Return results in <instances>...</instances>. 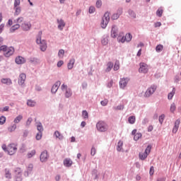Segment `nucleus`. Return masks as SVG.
<instances>
[{
	"instance_id": "f257e3e1",
	"label": "nucleus",
	"mask_w": 181,
	"mask_h": 181,
	"mask_svg": "<svg viewBox=\"0 0 181 181\" xmlns=\"http://www.w3.org/2000/svg\"><path fill=\"white\" fill-rule=\"evenodd\" d=\"M37 45H40V49L42 52H46V40H42V31L38 33V35L36 38Z\"/></svg>"
},
{
	"instance_id": "f03ea898",
	"label": "nucleus",
	"mask_w": 181,
	"mask_h": 181,
	"mask_svg": "<svg viewBox=\"0 0 181 181\" xmlns=\"http://www.w3.org/2000/svg\"><path fill=\"white\" fill-rule=\"evenodd\" d=\"M96 129L99 132H105L108 129V125L105 122L100 120L96 123Z\"/></svg>"
},
{
	"instance_id": "7ed1b4c3",
	"label": "nucleus",
	"mask_w": 181,
	"mask_h": 181,
	"mask_svg": "<svg viewBox=\"0 0 181 181\" xmlns=\"http://www.w3.org/2000/svg\"><path fill=\"white\" fill-rule=\"evenodd\" d=\"M109 22H110V12L107 11L105 13L103 17L102 18V21L100 23L101 28H103V29H105Z\"/></svg>"
},
{
	"instance_id": "20e7f679",
	"label": "nucleus",
	"mask_w": 181,
	"mask_h": 181,
	"mask_svg": "<svg viewBox=\"0 0 181 181\" xmlns=\"http://www.w3.org/2000/svg\"><path fill=\"white\" fill-rule=\"evenodd\" d=\"M26 81V74L22 73L19 75L18 78V84L21 86L22 88H25L26 87V84L25 82Z\"/></svg>"
},
{
	"instance_id": "39448f33",
	"label": "nucleus",
	"mask_w": 181,
	"mask_h": 181,
	"mask_svg": "<svg viewBox=\"0 0 181 181\" xmlns=\"http://www.w3.org/2000/svg\"><path fill=\"white\" fill-rule=\"evenodd\" d=\"M156 88H158V86L156 85H151L150 88H148L144 93V97L146 98L151 97L155 91H156Z\"/></svg>"
},
{
	"instance_id": "423d86ee",
	"label": "nucleus",
	"mask_w": 181,
	"mask_h": 181,
	"mask_svg": "<svg viewBox=\"0 0 181 181\" xmlns=\"http://www.w3.org/2000/svg\"><path fill=\"white\" fill-rule=\"evenodd\" d=\"M16 151H18V148L16 147V144H11L7 146V153L11 156H12V155H15V153H16Z\"/></svg>"
},
{
	"instance_id": "0eeeda50",
	"label": "nucleus",
	"mask_w": 181,
	"mask_h": 181,
	"mask_svg": "<svg viewBox=\"0 0 181 181\" xmlns=\"http://www.w3.org/2000/svg\"><path fill=\"white\" fill-rule=\"evenodd\" d=\"M14 172H15L14 179L16 181L23 180V178L22 177V170H21V168H17Z\"/></svg>"
},
{
	"instance_id": "6e6552de",
	"label": "nucleus",
	"mask_w": 181,
	"mask_h": 181,
	"mask_svg": "<svg viewBox=\"0 0 181 181\" xmlns=\"http://www.w3.org/2000/svg\"><path fill=\"white\" fill-rule=\"evenodd\" d=\"M148 65L144 62L140 63V68L139 69V73H143L144 74H146L148 71Z\"/></svg>"
},
{
	"instance_id": "1a4fd4ad",
	"label": "nucleus",
	"mask_w": 181,
	"mask_h": 181,
	"mask_svg": "<svg viewBox=\"0 0 181 181\" xmlns=\"http://www.w3.org/2000/svg\"><path fill=\"white\" fill-rule=\"evenodd\" d=\"M110 36L113 39H115V37L118 36V27H117V25H114L112 26Z\"/></svg>"
},
{
	"instance_id": "9d476101",
	"label": "nucleus",
	"mask_w": 181,
	"mask_h": 181,
	"mask_svg": "<svg viewBox=\"0 0 181 181\" xmlns=\"http://www.w3.org/2000/svg\"><path fill=\"white\" fill-rule=\"evenodd\" d=\"M33 171V164L30 163L27 166V170L24 172L25 177H28L29 175H30Z\"/></svg>"
},
{
	"instance_id": "9b49d317",
	"label": "nucleus",
	"mask_w": 181,
	"mask_h": 181,
	"mask_svg": "<svg viewBox=\"0 0 181 181\" xmlns=\"http://www.w3.org/2000/svg\"><path fill=\"white\" fill-rule=\"evenodd\" d=\"M13 53H15V48H13V47H10L7 48V50H6V52H4V54L5 57H11Z\"/></svg>"
},
{
	"instance_id": "f8f14e48",
	"label": "nucleus",
	"mask_w": 181,
	"mask_h": 181,
	"mask_svg": "<svg viewBox=\"0 0 181 181\" xmlns=\"http://www.w3.org/2000/svg\"><path fill=\"white\" fill-rule=\"evenodd\" d=\"M60 84H62V83L60 82V81H57V82H55V83L52 86V89H51V93L52 94H56V93H57V90H59V87H60Z\"/></svg>"
},
{
	"instance_id": "ddd939ff",
	"label": "nucleus",
	"mask_w": 181,
	"mask_h": 181,
	"mask_svg": "<svg viewBox=\"0 0 181 181\" xmlns=\"http://www.w3.org/2000/svg\"><path fill=\"white\" fill-rule=\"evenodd\" d=\"M128 84V80L125 78H121L119 81V88L124 90Z\"/></svg>"
},
{
	"instance_id": "4468645a",
	"label": "nucleus",
	"mask_w": 181,
	"mask_h": 181,
	"mask_svg": "<svg viewBox=\"0 0 181 181\" xmlns=\"http://www.w3.org/2000/svg\"><path fill=\"white\" fill-rule=\"evenodd\" d=\"M57 23H58V29L59 30H63L64 28V26H66V23H64V21L63 19H57Z\"/></svg>"
},
{
	"instance_id": "2eb2a0df",
	"label": "nucleus",
	"mask_w": 181,
	"mask_h": 181,
	"mask_svg": "<svg viewBox=\"0 0 181 181\" xmlns=\"http://www.w3.org/2000/svg\"><path fill=\"white\" fill-rule=\"evenodd\" d=\"M64 166H65V168H71V165H73V160H71V158H65L64 160Z\"/></svg>"
},
{
	"instance_id": "dca6fc26",
	"label": "nucleus",
	"mask_w": 181,
	"mask_h": 181,
	"mask_svg": "<svg viewBox=\"0 0 181 181\" xmlns=\"http://www.w3.org/2000/svg\"><path fill=\"white\" fill-rule=\"evenodd\" d=\"M21 28L23 30L28 31L30 30V28H32V24L30 23H24L21 25Z\"/></svg>"
},
{
	"instance_id": "f3484780",
	"label": "nucleus",
	"mask_w": 181,
	"mask_h": 181,
	"mask_svg": "<svg viewBox=\"0 0 181 181\" xmlns=\"http://www.w3.org/2000/svg\"><path fill=\"white\" fill-rule=\"evenodd\" d=\"M180 125V120L179 119H177L175 122V126L173 129V134H176V132H177L178 129H179V126Z\"/></svg>"
},
{
	"instance_id": "a211bd4d",
	"label": "nucleus",
	"mask_w": 181,
	"mask_h": 181,
	"mask_svg": "<svg viewBox=\"0 0 181 181\" xmlns=\"http://www.w3.org/2000/svg\"><path fill=\"white\" fill-rule=\"evenodd\" d=\"M15 61H16V64H23L26 62L25 58H23V57H21V56L17 57L16 58Z\"/></svg>"
},
{
	"instance_id": "6ab92c4d",
	"label": "nucleus",
	"mask_w": 181,
	"mask_h": 181,
	"mask_svg": "<svg viewBox=\"0 0 181 181\" xmlns=\"http://www.w3.org/2000/svg\"><path fill=\"white\" fill-rule=\"evenodd\" d=\"M74 63H76V59L74 58H72L69 60L67 64L68 70H71V69L74 67Z\"/></svg>"
},
{
	"instance_id": "aec40b11",
	"label": "nucleus",
	"mask_w": 181,
	"mask_h": 181,
	"mask_svg": "<svg viewBox=\"0 0 181 181\" xmlns=\"http://www.w3.org/2000/svg\"><path fill=\"white\" fill-rule=\"evenodd\" d=\"M1 83L3 84H6V86H11L12 80L9 78H1Z\"/></svg>"
},
{
	"instance_id": "412c9836",
	"label": "nucleus",
	"mask_w": 181,
	"mask_h": 181,
	"mask_svg": "<svg viewBox=\"0 0 181 181\" xmlns=\"http://www.w3.org/2000/svg\"><path fill=\"white\" fill-rule=\"evenodd\" d=\"M4 172H5L6 179H8V180L12 179V174L11 173V171L9 170V169L5 168Z\"/></svg>"
},
{
	"instance_id": "4be33fe9",
	"label": "nucleus",
	"mask_w": 181,
	"mask_h": 181,
	"mask_svg": "<svg viewBox=\"0 0 181 181\" xmlns=\"http://www.w3.org/2000/svg\"><path fill=\"white\" fill-rule=\"evenodd\" d=\"M101 43L103 46H107V45H108V35L103 36Z\"/></svg>"
},
{
	"instance_id": "5701e85b",
	"label": "nucleus",
	"mask_w": 181,
	"mask_h": 181,
	"mask_svg": "<svg viewBox=\"0 0 181 181\" xmlns=\"http://www.w3.org/2000/svg\"><path fill=\"white\" fill-rule=\"evenodd\" d=\"M112 67H114V64L112 62H109L107 64V68L105 69L106 73H110V71H111L112 69Z\"/></svg>"
},
{
	"instance_id": "b1692460",
	"label": "nucleus",
	"mask_w": 181,
	"mask_h": 181,
	"mask_svg": "<svg viewBox=\"0 0 181 181\" xmlns=\"http://www.w3.org/2000/svg\"><path fill=\"white\" fill-rule=\"evenodd\" d=\"M73 95V92L71 91V88H68L66 90L65 92V98H70Z\"/></svg>"
},
{
	"instance_id": "393cba45",
	"label": "nucleus",
	"mask_w": 181,
	"mask_h": 181,
	"mask_svg": "<svg viewBox=\"0 0 181 181\" xmlns=\"http://www.w3.org/2000/svg\"><path fill=\"white\" fill-rule=\"evenodd\" d=\"M176 93V88H173V90L170 92L168 95V99L172 100L173 98V96L175 95V93Z\"/></svg>"
},
{
	"instance_id": "a878e982",
	"label": "nucleus",
	"mask_w": 181,
	"mask_h": 181,
	"mask_svg": "<svg viewBox=\"0 0 181 181\" xmlns=\"http://www.w3.org/2000/svg\"><path fill=\"white\" fill-rule=\"evenodd\" d=\"M20 28H21V25L15 24L13 26H11V28H10V32L11 33H13V32H15V30H18V29H19Z\"/></svg>"
},
{
	"instance_id": "bb28decb",
	"label": "nucleus",
	"mask_w": 181,
	"mask_h": 181,
	"mask_svg": "<svg viewBox=\"0 0 181 181\" xmlns=\"http://www.w3.org/2000/svg\"><path fill=\"white\" fill-rule=\"evenodd\" d=\"M22 119H23V116H22V115H19L14 119L13 122L14 124H19Z\"/></svg>"
},
{
	"instance_id": "cd10ccee",
	"label": "nucleus",
	"mask_w": 181,
	"mask_h": 181,
	"mask_svg": "<svg viewBox=\"0 0 181 181\" xmlns=\"http://www.w3.org/2000/svg\"><path fill=\"white\" fill-rule=\"evenodd\" d=\"M148 153H140L139 154V159H141V160H145V159H146L148 158Z\"/></svg>"
},
{
	"instance_id": "c85d7f7f",
	"label": "nucleus",
	"mask_w": 181,
	"mask_h": 181,
	"mask_svg": "<svg viewBox=\"0 0 181 181\" xmlns=\"http://www.w3.org/2000/svg\"><path fill=\"white\" fill-rule=\"evenodd\" d=\"M54 136H55L56 138H58V139H59L60 141L63 140V135H62V134H60V132L59 131H55L54 134Z\"/></svg>"
},
{
	"instance_id": "c756f323",
	"label": "nucleus",
	"mask_w": 181,
	"mask_h": 181,
	"mask_svg": "<svg viewBox=\"0 0 181 181\" xmlns=\"http://www.w3.org/2000/svg\"><path fill=\"white\" fill-rule=\"evenodd\" d=\"M122 145H124V142H122V141H119L117 146V152H121V151H122Z\"/></svg>"
},
{
	"instance_id": "7c9ffc66",
	"label": "nucleus",
	"mask_w": 181,
	"mask_h": 181,
	"mask_svg": "<svg viewBox=\"0 0 181 181\" xmlns=\"http://www.w3.org/2000/svg\"><path fill=\"white\" fill-rule=\"evenodd\" d=\"M40 160L41 162H45L46 160V151H44L41 153L40 156Z\"/></svg>"
},
{
	"instance_id": "2f4dec72",
	"label": "nucleus",
	"mask_w": 181,
	"mask_h": 181,
	"mask_svg": "<svg viewBox=\"0 0 181 181\" xmlns=\"http://www.w3.org/2000/svg\"><path fill=\"white\" fill-rule=\"evenodd\" d=\"M125 39H126V42H127V43H129V42H131V40H132V35L131 33H127L126 35L124 36Z\"/></svg>"
},
{
	"instance_id": "473e14b6",
	"label": "nucleus",
	"mask_w": 181,
	"mask_h": 181,
	"mask_svg": "<svg viewBox=\"0 0 181 181\" xmlns=\"http://www.w3.org/2000/svg\"><path fill=\"white\" fill-rule=\"evenodd\" d=\"M127 12L129 16H131L132 18H134V19L136 18V13H135V11H134V10L129 9Z\"/></svg>"
},
{
	"instance_id": "72a5a7b5",
	"label": "nucleus",
	"mask_w": 181,
	"mask_h": 181,
	"mask_svg": "<svg viewBox=\"0 0 181 181\" xmlns=\"http://www.w3.org/2000/svg\"><path fill=\"white\" fill-rule=\"evenodd\" d=\"M15 12H14V16H18L21 14V7H14Z\"/></svg>"
},
{
	"instance_id": "f704fd0d",
	"label": "nucleus",
	"mask_w": 181,
	"mask_h": 181,
	"mask_svg": "<svg viewBox=\"0 0 181 181\" xmlns=\"http://www.w3.org/2000/svg\"><path fill=\"white\" fill-rule=\"evenodd\" d=\"M35 155H36V150H32L30 153H28L27 156L30 159V158H33Z\"/></svg>"
},
{
	"instance_id": "c9c22d12",
	"label": "nucleus",
	"mask_w": 181,
	"mask_h": 181,
	"mask_svg": "<svg viewBox=\"0 0 181 181\" xmlns=\"http://www.w3.org/2000/svg\"><path fill=\"white\" fill-rule=\"evenodd\" d=\"M27 105H28V107H35V105H36V102H35V100H28L27 101Z\"/></svg>"
},
{
	"instance_id": "e433bc0d",
	"label": "nucleus",
	"mask_w": 181,
	"mask_h": 181,
	"mask_svg": "<svg viewBox=\"0 0 181 181\" xmlns=\"http://www.w3.org/2000/svg\"><path fill=\"white\" fill-rule=\"evenodd\" d=\"M162 50H163V45H158L156 47V51L157 52V53H160Z\"/></svg>"
},
{
	"instance_id": "4c0bfd02",
	"label": "nucleus",
	"mask_w": 181,
	"mask_h": 181,
	"mask_svg": "<svg viewBox=\"0 0 181 181\" xmlns=\"http://www.w3.org/2000/svg\"><path fill=\"white\" fill-rule=\"evenodd\" d=\"M64 56V49H61L59 50L58 52V57H59V59H63Z\"/></svg>"
},
{
	"instance_id": "58836bf2",
	"label": "nucleus",
	"mask_w": 181,
	"mask_h": 181,
	"mask_svg": "<svg viewBox=\"0 0 181 181\" xmlns=\"http://www.w3.org/2000/svg\"><path fill=\"white\" fill-rule=\"evenodd\" d=\"M113 69L115 71L119 70V61L117 60L115 62Z\"/></svg>"
},
{
	"instance_id": "ea45409f",
	"label": "nucleus",
	"mask_w": 181,
	"mask_h": 181,
	"mask_svg": "<svg viewBox=\"0 0 181 181\" xmlns=\"http://www.w3.org/2000/svg\"><path fill=\"white\" fill-rule=\"evenodd\" d=\"M92 176H93L94 180H98V175H97V170H93L92 171Z\"/></svg>"
},
{
	"instance_id": "a19ab883",
	"label": "nucleus",
	"mask_w": 181,
	"mask_h": 181,
	"mask_svg": "<svg viewBox=\"0 0 181 181\" xmlns=\"http://www.w3.org/2000/svg\"><path fill=\"white\" fill-rule=\"evenodd\" d=\"M135 121H136V118H135V116H130L128 118V122L130 123V124H135Z\"/></svg>"
},
{
	"instance_id": "79ce46f5",
	"label": "nucleus",
	"mask_w": 181,
	"mask_h": 181,
	"mask_svg": "<svg viewBox=\"0 0 181 181\" xmlns=\"http://www.w3.org/2000/svg\"><path fill=\"white\" fill-rule=\"evenodd\" d=\"M37 129L38 132H43V125H42V123L40 122L37 124Z\"/></svg>"
},
{
	"instance_id": "37998d69",
	"label": "nucleus",
	"mask_w": 181,
	"mask_h": 181,
	"mask_svg": "<svg viewBox=\"0 0 181 181\" xmlns=\"http://www.w3.org/2000/svg\"><path fill=\"white\" fill-rule=\"evenodd\" d=\"M163 14V10L162 8H158L156 11V15L158 18H162V15Z\"/></svg>"
},
{
	"instance_id": "c03bdc74",
	"label": "nucleus",
	"mask_w": 181,
	"mask_h": 181,
	"mask_svg": "<svg viewBox=\"0 0 181 181\" xmlns=\"http://www.w3.org/2000/svg\"><path fill=\"white\" fill-rule=\"evenodd\" d=\"M140 138H142V134L141 133H136L134 136V141H138Z\"/></svg>"
},
{
	"instance_id": "a18cd8bd",
	"label": "nucleus",
	"mask_w": 181,
	"mask_h": 181,
	"mask_svg": "<svg viewBox=\"0 0 181 181\" xmlns=\"http://www.w3.org/2000/svg\"><path fill=\"white\" fill-rule=\"evenodd\" d=\"M151 149H152V146L149 144L147 146L146 148L145 149L144 153H147V155H149V153H151Z\"/></svg>"
},
{
	"instance_id": "49530a36",
	"label": "nucleus",
	"mask_w": 181,
	"mask_h": 181,
	"mask_svg": "<svg viewBox=\"0 0 181 181\" xmlns=\"http://www.w3.org/2000/svg\"><path fill=\"white\" fill-rule=\"evenodd\" d=\"M176 110V104L175 103H172L170 107V112H175Z\"/></svg>"
},
{
	"instance_id": "de8ad7c7",
	"label": "nucleus",
	"mask_w": 181,
	"mask_h": 181,
	"mask_svg": "<svg viewBox=\"0 0 181 181\" xmlns=\"http://www.w3.org/2000/svg\"><path fill=\"white\" fill-rule=\"evenodd\" d=\"M6 122V117L5 116L0 117V125H4Z\"/></svg>"
},
{
	"instance_id": "09e8293b",
	"label": "nucleus",
	"mask_w": 181,
	"mask_h": 181,
	"mask_svg": "<svg viewBox=\"0 0 181 181\" xmlns=\"http://www.w3.org/2000/svg\"><path fill=\"white\" fill-rule=\"evenodd\" d=\"M95 6L98 8H101V6H103V1L101 0H97L95 3Z\"/></svg>"
},
{
	"instance_id": "8fccbe9b",
	"label": "nucleus",
	"mask_w": 181,
	"mask_h": 181,
	"mask_svg": "<svg viewBox=\"0 0 181 181\" xmlns=\"http://www.w3.org/2000/svg\"><path fill=\"white\" fill-rule=\"evenodd\" d=\"M158 121H159L160 124H163V121H165V115L164 114L159 116Z\"/></svg>"
},
{
	"instance_id": "3c124183",
	"label": "nucleus",
	"mask_w": 181,
	"mask_h": 181,
	"mask_svg": "<svg viewBox=\"0 0 181 181\" xmlns=\"http://www.w3.org/2000/svg\"><path fill=\"white\" fill-rule=\"evenodd\" d=\"M82 117L85 119L88 118V112H87V110L82 111Z\"/></svg>"
},
{
	"instance_id": "603ef678",
	"label": "nucleus",
	"mask_w": 181,
	"mask_h": 181,
	"mask_svg": "<svg viewBox=\"0 0 181 181\" xmlns=\"http://www.w3.org/2000/svg\"><path fill=\"white\" fill-rule=\"evenodd\" d=\"M8 48V47L6 45H1V46H0V52H4V53H5Z\"/></svg>"
},
{
	"instance_id": "864d4df0",
	"label": "nucleus",
	"mask_w": 181,
	"mask_h": 181,
	"mask_svg": "<svg viewBox=\"0 0 181 181\" xmlns=\"http://www.w3.org/2000/svg\"><path fill=\"white\" fill-rule=\"evenodd\" d=\"M117 40L118 42H121V43H125V42H127V40L125 39V37H117Z\"/></svg>"
},
{
	"instance_id": "5fc2aeb1",
	"label": "nucleus",
	"mask_w": 181,
	"mask_h": 181,
	"mask_svg": "<svg viewBox=\"0 0 181 181\" xmlns=\"http://www.w3.org/2000/svg\"><path fill=\"white\" fill-rule=\"evenodd\" d=\"M124 105H117L115 108V110H117L118 111H122V110H124Z\"/></svg>"
},
{
	"instance_id": "6e6d98bb",
	"label": "nucleus",
	"mask_w": 181,
	"mask_h": 181,
	"mask_svg": "<svg viewBox=\"0 0 181 181\" xmlns=\"http://www.w3.org/2000/svg\"><path fill=\"white\" fill-rule=\"evenodd\" d=\"M15 129H16V124H14L11 125L8 128V131H10V132H13V131H15Z\"/></svg>"
},
{
	"instance_id": "4d7b16f0",
	"label": "nucleus",
	"mask_w": 181,
	"mask_h": 181,
	"mask_svg": "<svg viewBox=\"0 0 181 181\" xmlns=\"http://www.w3.org/2000/svg\"><path fill=\"white\" fill-rule=\"evenodd\" d=\"M94 12H95V7H94V6H90L89 7L88 13H94Z\"/></svg>"
},
{
	"instance_id": "13d9d810",
	"label": "nucleus",
	"mask_w": 181,
	"mask_h": 181,
	"mask_svg": "<svg viewBox=\"0 0 181 181\" xmlns=\"http://www.w3.org/2000/svg\"><path fill=\"white\" fill-rule=\"evenodd\" d=\"M37 141H40L42 139V132H38L35 136Z\"/></svg>"
},
{
	"instance_id": "bf43d9fd",
	"label": "nucleus",
	"mask_w": 181,
	"mask_h": 181,
	"mask_svg": "<svg viewBox=\"0 0 181 181\" xmlns=\"http://www.w3.org/2000/svg\"><path fill=\"white\" fill-rule=\"evenodd\" d=\"M19 5H21V0H15L14 8H19Z\"/></svg>"
},
{
	"instance_id": "052dcab7",
	"label": "nucleus",
	"mask_w": 181,
	"mask_h": 181,
	"mask_svg": "<svg viewBox=\"0 0 181 181\" xmlns=\"http://www.w3.org/2000/svg\"><path fill=\"white\" fill-rule=\"evenodd\" d=\"M29 62L30 63H37V58H36V57H30V58H29Z\"/></svg>"
},
{
	"instance_id": "680f3d73",
	"label": "nucleus",
	"mask_w": 181,
	"mask_h": 181,
	"mask_svg": "<svg viewBox=\"0 0 181 181\" xmlns=\"http://www.w3.org/2000/svg\"><path fill=\"white\" fill-rule=\"evenodd\" d=\"M100 104H101V105H103V107H105L106 105H108V100L105 99L104 100H102L100 102Z\"/></svg>"
},
{
	"instance_id": "e2e57ef3",
	"label": "nucleus",
	"mask_w": 181,
	"mask_h": 181,
	"mask_svg": "<svg viewBox=\"0 0 181 181\" xmlns=\"http://www.w3.org/2000/svg\"><path fill=\"white\" fill-rule=\"evenodd\" d=\"M123 8L122 7L118 8L116 13L118 14L119 16L122 15Z\"/></svg>"
},
{
	"instance_id": "0e129e2a",
	"label": "nucleus",
	"mask_w": 181,
	"mask_h": 181,
	"mask_svg": "<svg viewBox=\"0 0 181 181\" xmlns=\"http://www.w3.org/2000/svg\"><path fill=\"white\" fill-rule=\"evenodd\" d=\"M120 16H119L117 13H114L112 16V19L113 21H117V19H118L119 18Z\"/></svg>"
},
{
	"instance_id": "69168bd1",
	"label": "nucleus",
	"mask_w": 181,
	"mask_h": 181,
	"mask_svg": "<svg viewBox=\"0 0 181 181\" xmlns=\"http://www.w3.org/2000/svg\"><path fill=\"white\" fill-rule=\"evenodd\" d=\"M32 117H29L26 122V124L25 127H29V125H30V124H32Z\"/></svg>"
},
{
	"instance_id": "338daca9",
	"label": "nucleus",
	"mask_w": 181,
	"mask_h": 181,
	"mask_svg": "<svg viewBox=\"0 0 181 181\" xmlns=\"http://www.w3.org/2000/svg\"><path fill=\"white\" fill-rule=\"evenodd\" d=\"M153 173H155V168H153V166H151L150 168V171H149L150 176H153Z\"/></svg>"
},
{
	"instance_id": "774afa93",
	"label": "nucleus",
	"mask_w": 181,
	"mask_h": 181,
	"mask_svg": "<svg viewBox=\"0 0 181 181\" xmlns=\"http://www.w3.org/2000/svg\"><path fill=\"white\" fill-rule=\"evenodd\" d=\"M95 147L93 146L90 151V155L91 156H94V155H95Z\"/></svg>"
}]
</instances>
